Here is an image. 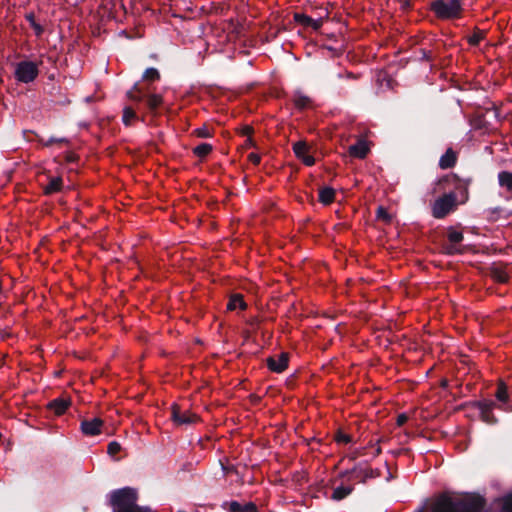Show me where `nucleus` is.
Here are the masks:
<instances>
[{"label":"nucleus","instance_id":"473e14b6","mask_svg":"<svg viewBox=\"0 0 512 512\" xmlns=\"http://www.w3.org/2000/svg\"><path fill=\"white\" fill-rule=\"evenodd\" d=\"M483 39V34H470L467 41L471 45H477Z\"/></svg>","mask_w":512,"mask_h":512},{"label":"nucleus","instance_id":"a211bd4d","mask_svg":"<svg viewBox=\"0 0 512 512\" xmlns=\"http://www.w3.org/2000/svg\"><path fill=\"white\" fill-rule=\"evenodd\" d=\"M62 187V179L60 177H53L50 179L47 186L44 188L46 194H52L60 191Z\"/></svg>","mask_w":512,"mask_h":512},{"label":"nucleus","instance_id":"aec40b11","mask_svg":"<svg viewBox=\"0 0 512 512\" xmlns=\"http://www.w3.org/2000/svg\"><path fill=\"white\" fill-rule=\"evenodd\" d=\"M499 184L509 191H512V173L501 172L498 176Z\"/></svg>","mask_w":512,"mask_h":512},{"label":"nucleus","instance_id":"20e7f679","mask_svg":"<svg viewBox=\"0 0 512 512\" xmlns=\"http://www.w3.org/2000/svg\"><path fill=\"white\" fill-rule=\"evenodd\" d=\"M38 65L32 61H21L16 64L14 75L17 81L30 83L38 76Z\"/></svg>","mask_w":512,"mask_h":512},{"label":"nucleus","instance_id":"39448f33","mask_svg":"<svg viewBox=\"0 0 512 512\" xmlns=\"http://www.w3.org/2000/svg\"><path fill=\"white\" fill-rule=\"evenodd\" d=\"M456 207V197L453 193L444 194L436 199L432 205V214L435 218H443Z\"/></svg>","mask_w":512,"mask_h":512},{"label":"nucleus","instance_id":"ddd939ff","mask_svg":"<svg viewBox=\"0 0 512 512\" xmlns=\"http://www.w3.org/2000/svg\"><path fill=\"white\" fill-rule=\"evenodd\" d=\"M369 145L365 140H359L349 147V154L356 158H364L369 152Z\"/></svg>","mask_w":512,"mask_h":512},{"label":"nucleus","instance_id":"a19ab883","mask_svg":"<svg viewBox=\"0 0 512 512\" xmlns=\"http://www.w3.org/2000/svg\"><path fill=\"white\" fill-rule=\"evenodd\" d=\"M407 421V416L405 414H401L397 417V424L399 426L403 425Z\"/></svg>","mask_w":512,"mask_h":512},{"label":"nucleus","instance_id":"f03ea898","mask_svg":"<svg viewBox=\"0 0 512 512\" xmlns=\"http://www.w3.org/2000/svg\"><path fill=\"white\" fill-rule=\"evenodd\" d=\"M430 10L438 19L451 20L461 16L462 6L460 0H434Z\"/></svg>","mask_w":512,"mask_h":512},{"label":"nucleus","instance_id":"a878e982","mask_svg":"<svg viewBox=\"0 0 512 512\" xmlns=\"http://www.w3.org/2000/svg\"><path fill=\"white\" fill-rule=\"evenodd\" d=\"M135 118H136L135 112L131 108L126 107L123 111V122L126 125H130Z\"/></svg>","mask_w":512,"mask_h":512},{"label":"nucleus","instance_id":"7c9ffc66","mask_svg":"<svg viewBox=\"0 0 512 512\" xmlns=\"http://www.w3.org/2000/svg\"><path fill=\"white\" fill-rule=\"evenodd\" d=\"M26 19L29 21V23L31 24V26L35 30V32H42V28H41L40 24H38L35 21V15L33 13L28 14L26 16Z\"/></svg>","mask_w":512,"mask_h":512},{"label":"nucleus","instance_id":"6e6552de","mask_svg":"<svg viewBox=\"0 0 512 512\" xmlns=\"http://www.w3.org/2000/svg\"><path fill=\"white\" fill-rule=\"evenodd\" d=\"M172 419L177 425L194 424L199 421V417L190 410L182 411L176 404L172 406Z\"/></svg>","mask_w":512,"mask_h":512},{"label":"nucleus","instance_id":"f3484780","mask_svg":"<svg viewBox=\"0 0 512 512\" xmlns=\"http://www.w3.org/2000/svg\"><path fill=\"white\" fill-rule=\"evenodd\" d=\"M335 191L332 188L325 187L319 191V200L321 203L328 205L334 201Z\"/></svg>","mask_w":512,"mask_h":512},{"label":"nucleus","instance_id":"c03bdc74","mask_svg":"<svg viewBox=\"0 0 512 512\" xmlns=\"http://www.w3.org/2000/svg\"><path fill=\"white\" fill-rule=\"evenodd\" d=\"M474 32H481V33H484V32H486V30H485V29H483V30L477 29V30H475Z\"/></svg>","mask_w":512,"mask_h":512},{"label":"nucleus","instance_id":"cd10ccee","mask_svg":"<svg viewBox=\"0 0 512 512\" xmlns=\"http://www.w3.org/2000/svg\"><path fill=\"white\" fill-rule=\"evenodd\" d=\"M335 441L338 444H348L351 441V437L343 431H338L335 435Z\"/></svg>","mask_w":512,"mask_h":512},{"label":"nucleus","instance_id":"412c9836","mask_svg":"<svg viewBox=\"0 0 512 512\" xmlns=\"http://www.w3.org/2000/svg\"><path fill=\"white\" fill-rule=\"evenodd\" d=\"M198 157H205L212 151V146L208 143H202L193 149Z\"/></svg>","mask_w":512,"mask_h":512},{"label":"nucleus","instance_id":"79ce46f5","mask_svg":"<svg viewBox=\"0 0 512 512\" xmlns=\"http://www.w3.org/2000/svg\"><path fill=\"white\" fill-rule=\"evenodd\" d=\"M129 97L136 101H140V99H141L139 96L134 95L133 91L129 92Z\"/></svg>","mask_w":512,"mask_h":512},{"label":"nucleus","instance_id":"f704fd0d","mask_svg":"<svg viewBox=\"0 0 512 512\" xmlns=\"http://www.w3.org/2000/svg\"><path fill=\"white\" fill-rule=\"evenodd\" d=\"M248 160L254 165H258L260 163L261 157L257 153H250L248 155Z\"/></svg>","mask_w":512,"mask_h":512},{"label":"nucleus","instance_id":"4c0bfd02","mask_svg":"<svg viewBox=\"0 0 512 512\" xmlns=\"http://www.w3.org/2000/svg\"><path fill=\"white\" fill-rule=\"evenodd\" d=\"M252 147H256V143L250 136H248L243 144V148H252Z\"/></svg>","mask_w":512,"mask_h":512},{"label":"nucleus","instance_id":"72a5a7b5","mask_svg":"<svg viewBox=\"0 0 512 512\" xmlns=\"http://www.w3.org/2000/svg\"><path fill=\"white\" fill-rule=\"evenodd\" d=\"M493 277L499 282H506L508 279V275L503 271L494 270Z\"/></svg>","mask_w":512,"mask_h":512},{"label":"nucleus","instance_id":"0eeeda50","mask_svg":"<svg viewBox=\"0 0 512 512\" xmlns=\"http://www.w3.org/2000/svg\"><path fill=\"white\" fill-rule=\"evenodd\" d=\"M312 150L313 147L305 141H299L293 145V151L296 157L307 166H312L315 163V158L312 155Z\"/></svg>","mask_w":512,"mask_h":512},{"label":"nucleus","instance_id":"9b49d317","mask_svg":"<svg viewBox=\"0 0 512 512\" xmlns=\"http://www.w3.org/2000/svg\"><path fill=\"white\" fill-rule=\"evenodd\" d=\"M102 427L103 421L97 417L81 422V431L87 436L99 435L102 432Z\"/></svg>","mask_w":512,"mask_h":512},{"label":"nucleus","instance_id":"f8f14e48","mask_svg":"<svg viewBox=\"0 0 512 512\" xmlns=\"http://www.w3.org/2000/svg\"><path fill=\"white\" fill-rule=\"evenodd\" d=\"M375 477L373 470L367 465H359L351 472V479L364 482L367 478Z\"/></svg>","mask_w":512,"mask_h":512},{"label":"nucleus","instance_id":"c756f323","mask_svg":"<svg viewBox=\"0 0 512 512\" xmlns=\"http://www.w3.org/2000/svg\"><path fill=\"white\" fill-rule=\"evenodd\" d=\"M121 451V445L118 442H111L108 444L107 452L110 456H115Z\"/></svg>","mask_w":512,"mask_h":512},{"label":"nucleus","instance_id":"dca6fc26","mask_svg":"<svg viewBox=\"0 0 512 512\" xmlns=\"http://www.w3.org/2000/svg\"><path fill=\"white\" fill-rule=\"evenodd\" d=\"M70 402L66 399H56L49 403V408L54 411L55 414L61 415L69 407Z\"/></svg>","mask_w":512,"mask_h":512},{"label":"nucleus","instance_id":"1a4fd4ad","mask_svg":"<svg viewBox=\"0 0 512 512\" xmlns=\"http://www.w3.org/2000/svg\"><path fill=\"white\" fill-rule=\"evenodd\" d=\"M289 355L282 352L267 359L268 368L276 373L283 372L288 366Z\"/></svg>","mask_w":512,"mask_h":512},{"label":"nucleus","instance_id":"2f4dec72","mask_svg":"<svg viewBox=\"0 0 512 512\" xmlns=\"http://www.w3.org/2000/svg\"><path fill=\"white\" fill-rule=\"evenodd\" d=\"M195 134L198 137L208 138L211 137L212 133L207 127L198 128L195 130Z\"/></svg>","mask_w":512,"mask_h":512},{"label":"nucleus","instance_id":"b1692460","mask_svg":"<svg viewBox=\"0 0 512 512\" xmlns=\"http://www.w3.org/2000/svg\"><path fill=\"white\" fill-rule=\"evenodd\" d=\"M162 102V97L157 94H152L147 99L148 107L152 110L161 106Z\"/></svg>","mask_w":512,"mask_h":512},{"label":"nucleus","instance_id":"2eb2a0df","mask_svg":"<svg viewBox=\"0 0 512 512\" xmlns=\"http://www.w3.org/2000/svg\"><path fill=\"white\" fill-rule=\"evenodd\" d=\"M229 512H256V506L251 502L241 504L233 501L229 504Z\"/></svg>","mask_w":512,"mask_h":512},{"label":"nucleus","instance_id":"423d86ee","mask_svg":"<svg viewBox=\"0 0 512 512\" xmlns=\"http://www.w3.org/2000/svg\"><path fill=\"white\" fill-rule=\"evenodd\" d=\"M325 15L323 16L321 13H317V16H310L305 13L296 12L294 13V21L296 24L301 26L304 29H313L318 30L322 27L324 19L327 17L328 13L323 11Z\"/></svg>","mask_w":512,"mask_h":512},{"label":"nucleus","instance_id":"bb28decb","mask_svg":"<svg viewBox=\"0 0 512 512\" xmlns=\"http://www.w3.org/2000/svg\"><path fill=\"white\" fill-rule=\"evenodd\" d=\"M449 241L453 244L459 243L463 239V234L460 231L451 229L448 233Z\"/></svg>","mask_w":512,"mask_h":512},{"label":"nucleus","instance_id":"5701e85b","mask_svg":"<svg viewBox=\"0 0 512 512\" xmlns=\"http://www.w3.org/2000/svg\"><path fill=\"white\" fill-rule=\"evenodd\" d=\"M496 398L499 401L507 402L508 401V392L507 387L503 382H500L498 384L497 392H496Z\"/></svg>","mask_w":512,"mask_h":512},{"label":"nucleus","instance_id":"4be33fe9","mask_svg":"<svg viewBox=\"0 0 512 512\" xmlns=\"http://www.w3.org/2000/svg\"><path fill=\"white\" fill-rule=\"evenodd\" d=\"M352 489L349 487H337L332 494L334 500H341L351 493Z\"/></svg>","mask_w":512,"mask_h":512},{"label":"nucleus","instance_id":"6ab92c4d","mask_svg":"<svg viewBox=\"0 0 512 512\" xmlns=\"http://www.w3.org/2000/svg\"><path fill=\"white\" fill-rule=\"evenodd\" d=\"M227 308L229 310H235L237 308L244 309L245 308V302H244L242 296L239 295V294L233 295L230 298V300H229V302L227 304Z\"/></svg>","mask_w":512,"mask_h":512},{"label":"nucleus","instance_id":"4468645a","mask_svg":"<svg viewBox=\"0 0 512 512\" xmlns=\"http://www.w3.org/2000/svg\"><path fill=\"white\" fill-rule=\"evenodd\" d=\"M457 156L456 153L452 149H448L444 155L439 160V166L442 169H447L453 167L456 163Z\"/></svg>","mask_w":512,"mask_h":512},{"label":"nucleus","instance_id":"7ed1b4c3","mask_svg":"<svg viewBox=\"0 0 512 512\" xmlns=\"http://www.w3.org/2000/svg\"><path fill=\"white\" fill-rule=\"evenodd\" d=\"M432 512H478V506L465 502H453L450 497L442 496L434 503Z\"/></svg>","mask_w":512,"mask_h":512},{"label":"nucleus","instance_id":"e433bc0d","mask_svg":"<svg viewBox=\"0 0 512 512\" xmlns=\"http://www.w3.org/2000/svg\"><path fill=\"white\" fill-rule=\"evenodd\" d=\"M377 216L385 221H389V216L383 207H379L377 210Z\"/></svg>","mask_w":512,"mask_h":512},{"label":"nucleus","instance_id":"c85d7f7f","mask_svg":"<svg viewBox=\"0 0 512 512\" xmlns=\"http://www.w3.org/2000/svg\"><path fill=\"white\" fill-rule=\"evenodd\" d=\"M295 105L300 108H305L309 105L310 99L304 95H297L294 99Z\"/></svg>","mask_w":512,"mask_h":512},{"label":"nucleus","instance_id":"393cba45","mask_svg":"<svg viewBox=\"0 0 512 512\" xmlns=\"http://www.w3.org/2000/svg\"><path fill=\"white\" fill-rule=\"evenodd\" d=\"M160 78L159 72L155 68H148L143 74V79L155 81Z\"/></svg>","mask_w":512,"mask_h":512},{"label":"nucleus","instance_id":"37998d69","mask_svg":"<svg viewBox=\"0 0 512 512\" xmlns=\"http://www.w3.org/2000/svg\"><path fill=\"white\" fill-rule=\"evenodd\" d=\"M457 250L454 247H448L447 252L448 253H455Z\"/></svg>","mask_w":512,"mask_h":512},{"label":"nucleus","instance_id":"c9c22d12","mask_svg":"<svg viewBox=\"0 0 512 512\" xmlns=\"http://www.w3.org/2000/svg\"><path fill=\"white\" fill-rule=\"evenodd\" d=\"M503 508L507 512H512V495L505 498Z\"/></svg>","mask_w":512,"mask_h":512},{"label":"nucleus","instance_id":"ea45409f","mask_svg":"<svg viewBox=\"0 0 512 512\" xmlns=\"http://www.w3.org/2000/svg\"><path fill=\"white\" fill-rule=\"evenodd\" d=\"M399 3L403 9H409L411 7L410 0H399Z\"/></svg>","mask_w":512,"mask_h":512},{"label":"nucleus","instance_id":"9d476101","mask_svg":"<svg viewBox=\"0 0 512 512\" xmlns=\"http://www.w3.org/2000/svg\"><path fill=\"white\" fill-rule=\"evenodd\" d=\"M445 182L454 186L455 189L461 191L462 194V202L468 200V187L470 184L469 180H461L456 175L451 174L440 180V183Z\"/></svg>","mask_w":512,"mask_h":512},{"label":"nucleus","instance_id":"f257e3e1","mask_svg":"<svg viewBox=\"0 0 512 512\" xmlns=\"http://www.w3.org/2000/svg\"><path fill=\"white\" fill-rule=\"evenodd\" d=\"M137 492L132 488H123L111 494L113 512H154L148 507L136 505Z\"/></svg>","mask_w":512,"mask_h":512},{"label":"nucleus","instance_id":"58836bf2","mask_svg":"<svg viewBox=\"0 0 512 512\" xmlns=\"http://www.w3.org/2000/svg\"><path fill=\"white\" fill-rule=\"evenodd\" d=\"M253 129L252 127L250 126H244L242 129H241V133L242 135H246V136H250L251 133H252Z\"/></svg>","mask_w":512,"mask_h":512}]
</instances>
